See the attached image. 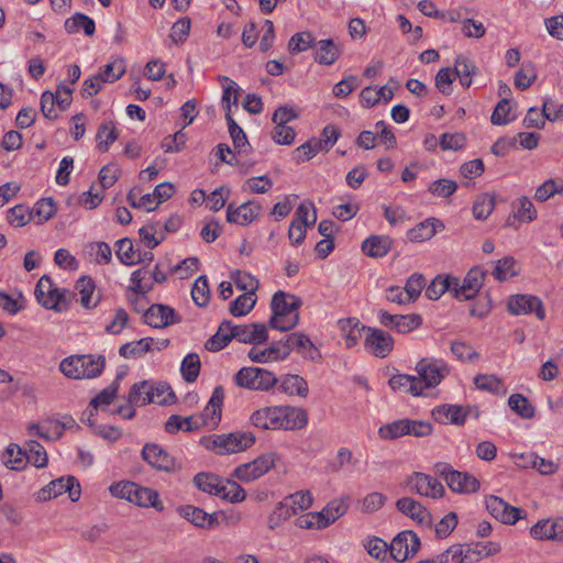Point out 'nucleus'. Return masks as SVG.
Here are the masks:
<instances>
[{
    "mask_svg": "<svg viewBox=\"0 0 563 563\" xmlns=\"http://www.w3.org/2000/svg\"><path fill=\"white\" fill-rule=\"evenodd\" d=\"M493 275L499 282H505L510 277L517 276L516 260L512 256H506L499 260L496 263Z\"/></svg>",
    "mask_w": 563,
    "mask_h": 563,
    "instance_id": "55",
    "label": "nucleus"
},
{
    "mask_svg": "<svg viewBox=\"0 0 563 563\" xmlns=\"http://www.w3.org/2000/svg\"><path fill=\"white\" fill-rule=\"evenodd\" d=\"M253 426L261 429H279V407H266L251 416Z\"/></svg>",
    "mask_w": 563,
    "mask_h": 563,
    "instance_id": "32",
    "label": "nucleus"
},
{
    "mask_svg": "<svg viewBox=\"0 0 563 563\" xmlns=\"http://www.w3.org/2000/svg\"><path fill=\"white\" fill-rule=\"evenodd\" d=\"M179 227V217H170L164 224V231L161 229L159 223H148L143 227V244L153 249L165 239V232H175Z\"/></svg>",
    "mask_w": 563,
    "mask_h": 563,
    "instance_id": "21",
    "label": "nucleus"
},
{
    "mask_svg": "<svg viewBox=\"0 0 563 563\" xmlns=\"http://www.w3.org/2000/svg\"><path fill=\"white\" fill-rule=\"evenodd\" d=\"M508 405L511 410L525 419H530L534 416L533 406L521 394L511 395L508 399Z\"/></svg>",
    "mask_w": 563,
    "mask_h": 563,
    "instance_id": "54",
    "label": "nucleus"
},
{
    "mask_svg": "<svg viewBox=\"0 0 563 563\" xmlns=\"http://www.w3.org/2000/svg\"><path fill=\"white\" fill-rule=\"evenodd\" d=\"M289 344L292 345V350H297L303 357L316 361L320 357L318 350L310 339L303 333H290L288 334Z\"/></svg>",
    "mask_w": 563,
    "mask_h": 563,
    "instance_id": "36",
    "label": "nucleus"
},
{
    "mask_svg": "<svg viewBox=\"0 0 563 563\" xmlns=\"http://www.w3.org/2000/svg\"><path fill=\"white\" fill-rule=\"evenodd\" d=\"M256 303L255 294L245 292L230 303V312L234 317L247 314Z\"/></svg>",
    "mask_w": 563,
    "mask_h": 563,
    "instance_id": "53",
    "label": "nucleus"
},
{
    "mask_svg": "<svg viewBox=\"0 0 563 563\" xmlns=\"http://www.w3.org/2000/svg\"><path fill=\"white\" fill-rule=\"evenodd\" d=\"M517 205L518 207L517 210L514 212V219L525 222H531L537 218V210L529 198H519Z\"/></svg>",
    "mask_w": 563,
    "mask_h": 563,
    "instance_id": "60",
    "label": "nucleus"
},
{
    "mask_svg": "<svg viewBox=\"0 0 563 563\" xmlns=\"http://www.w3.org/2000/svg\"><path fill=\"white\" fill-rule=\"evenodd\" d=\"M388 384L393 390L408 393L412 396H420L423 393L421 379L416 376L396 374L389 378Z\"/></svg>",
    "mask_w": 563,
    "mask_h": 563,
    "instance_id": "30",
    "label": "nucleus"
},
{
    "mask_svg": "<svg viewBox=\"0 0 563 563\" xmlns=\"http://www.w3.org/2000/svg\"><path fill=\"white\" fill-rule=\"evenodd\" d=\"M78 357H80L81 379L98 377L104 369L106 358L103 355L82 354Z\"/></svg>",
    "mask_w": 563,
    "mask_h": 563,
    "instance_id": "33",
    "label": "nucleus"
},
{
    "mask_svg": "<svg viewBox=\"0 0 563 563\" xmlns=\"http://www.w3.org/2000/svg\"><path fill=\"white\" fill-rule=\"evenodd\" d=\"M119 137V133L111 121L102 122L97 131L96 141L97 147L101 152H107L110 144Z\"/></svg>",
    "mask_w": 563,
    "mask_h": 563,
    "instance_id": "42",
    "label": "nucleus"
},
{
    "mask_svg": "<svg viewBox=\"0 0 563 563\" xmlns=\"http://www.w3.org/2000/svg\"><path fill=\"white\" fill-rule=\"evenodd\" d=\"M302 301L295 295L278 290L274 294L271 308L273 316L269 319V327L282 332L291 330L299 322L298 309Z\"/></svg>",
    "mask_w": 563,
    "mask_h": 563,
    "instance_id": "1",
    "label": "nucleus"
},
{
    "mask_svg": "<svg viewBox=\"0 0 563 563\" xmlns=\"http://www.w3.org/2000/svg\"><path fill=\"white\" fill-rule=\"evenodd\" d=\"M33 218V210L24 205H16L15 207L8 210L7 220L8 222L16 228L24 227Z\"/></svg>",
    "mask_w": 563,
    "mask_h": 563,
    "instance_id": "52",
    "label": "nucleus"
},
{
    "mask_svg": "<svg viewBox=\"0 0 563 563\" xmlns=\"http://www.w3.org/2000/svg\"><path fill=\"white\" fill-rule=\"evenodd\" d=\"M218 490V497L228 500L232 504L241 503L246 498L245 490L234 481L223 479L221 487Z\"/></svg>",
    "mask_w": 563,
    "mask_h": 563,
    "instance_id": "44",
    "label": "nucleus"
},
{
    "mask_svg": "<svg viewBox=\"0 0 563 563\" xmlns=\"http://www.w3.org/2000/svg\"><path fill=\"white\" fill-rule=\"evenodd\" d=\"M222 482V478L212 473H198L194 477V484L199 490L214 496H218L217 492L220 490Z\"/></svg>",
    "mask_w": 563,
    "mask_h": 563,
    "instance_id": "43",
    "label": "nucleus"
},
{
    "mask_svg": "<svg viewBox=\"0 0 563 563\" xmlns=\"http://www.w3.org/2000/svg\"><path fill=\"white\" fill-rule=\"evenodd\" d=\"M262 212V206L253 200L246 201L239 207L230 203L227 208V221L239 225L252 223Z\"/></svg>",
    "mask_w": 563,
    "mask_h": 563,
    "instance_id": "18",
    "label": "nucleus"
},
{
    "mask_svg": "<svg viewBox=\"0 0 563 563\" xmlns=\"http://www.w3.org/2000/svg\"><path fill=\"white\" fill-rule=\"evenodd\" d=\"M537 75L532 64H525L516 73L515 76V86L520 90L528 89L532 82L536 80Z\"/></svg>",
    "mask_w": 563,
    "mask_h": 563,
    "instance_id": "62",
    "label": "nucleus"
},
{
    "mask_svg": "<svg viewBox=\"0 0 563 563\" xmlns=\"http://www.w3.org/2000/svg\"><path fill=\"white\" fill-rule=\"evenodd\" d=\"M224 400V389L222 386H217L212 395L206 405L203 411L196 417V419H199L198 421L201 422L202 426H211L217 427L219 422L221 421L222 416V405Z\"/></svg>",
    "mask_w": 563,
    "mask_h": 563,
    "instance_id": "17",
    "label": "nucleus"
},
{
    "mask_svg": "<svg viewBox=\"0 0 563 563\" xmlns=\"http://www.w3.org/2000/svg\"><path fill=\"white\" fill-rule=\"evenodd\" d=\"M443 228L444 225L440 220L429 218L410 229L407 235L411 242H423L433 238L438 230Z\"/></svg>",
    "mask_w": 563,
    "mask_h": 563,
    "instance_id": "28",
    "label": "nucleus"
},
{
    "mask_svg": "<svg viewBox=\"0 0 563 563\" xmlns=\"http://www.w3.org/2000/svg\"><path fill=\"white\" fill-rule=\"evenodd\" d=\"M232 332V322L224 320L220 323L218 331L206 341L205 347L210 352H218L225 347L233 336H231Z\"/></svg>",
    "mask_w": 563,
    "mask_h": 563,
    "instance_id": "35",
    "label": "nucleus"
},
{
    "mask_svg": "<svg viewBox=\"0 0 563 563\" xmlns=\"http://www.w3.org/2000/svg\"><path fill=\"white\" fill-rule=\"evenodd\" d=\"M71 95L73 88L64 82L57 86L56 92L49 90L44 91L40 100L43 115L51 121L56 120L58 112L55 110V104H57L60 111H66L73 101Z\"/></svg>",
    "mask_w": 563,
    "mask_h": 563,
    "instance_id": "4",
    "label": "nucleus"
},
{
    "mask_svg": "<svg viewBox=\"0 0 563 563\" xmlns=\"http://www.w3.org/2000/svg\"><path fill=\"white\" fill-rule=\"evenodd\" d=\"M530 533L537 540H554V536H558L554 532L553 521L550 519L539 520L531 527Z\"/></svg>",
    "mask_w": 563,
    "mask_h": 563,
    "instance_id": "61",
    "label": "nucleus"
},
{
    "mask_svg": "<svg viewBox=\"0 0 563 563\" xmlns=\"http://www.w3.org/2000/svg\"><path fill=\"white\" fill-rule=\"evenodd\" d=\"M453 285L456 286L455 277H435L426 289V296L431 300L439 299L445 291L453 294Z\"/></svg>",
    "mask_w": 563,
    "mask_h": 563,
    "instance_id": "41",
    "label": "nucleus"
},
{
    "mask_svg": "<svg viewBox=\"0 0 563 563\" xmlns=\"http://www.w3.org/2000/svg\"><path fill=\"white\" fill-rule=\"evenodd\" d=\"M239 387L251 390H269L278 379L272 372L261 367H242L234 377Z\"/></svg>",
    "mask_w": 563,
    "mask_h": 563,
    "instance_id": "3",
    "label": "nucleus"
},
{
    "mask_svg": "<svg viewBox=\"0 0 563 563\" xmlns=\"http://www.w3.org/2000/svg\"><path fill=\"white\" fill-rule=\"evenodd\" d=\"M109 490L113 497L125 499L136 506H141V486L131 481L113 483Z\"/></svg>",
    "mask_w": 563,
    "mask_h": 563,
    "instance_id": "29",
    "label": "nucleus"
},
{
    "mask_svg": "<svg viewBox=\"0 0 563 563\" xmlns=\"http://www.w3.org/2000/svg\"><path fill=\"white\" fill-rule=\"evenodd\" d=\"M231 279L234 282L238 288L245 292L255 294L260 287V282L247 272L236 269L231 273Z\"/></svg>",
    "mask_w": 563,
    "mask_h": 563,
    "instance_id": "50",
    "label": "nucleus"
},
{
    "mask_svg": "<svg viewBox=\"0 0 563 563\" xmlns=\"http://www.w3.org/2000/svg\"><path fill=\"white\" fill-rule=\"evenodd\" d=\"M200 358L196 353L188 354L181 362V375L187 383H194L200 373Z\"/></svg>",
    "mask_w": 563,
    "mask_h": 563,
    "instance_id": "48",
    "label": "nucleus"
},
{
    "mask_svg": "<svg viewBox=\"0 0 563 563\" xmlns=\"http://www.w3.org/2000/svg\"><path fill=\"white\" fill-rule=\"evenodd\" d=\"M364 547L372 558L379 561H385L387 559V554L389 553V545L378 537L369 538L365 542Z\"/></svg>",
    "mask_w": 563,
    "mask_h": 563,
    "instance_id": "59",
    "label": "nucleus"
},
{
    "mask_svg": "<svg viewBox=\"0 0 563 563\" xmlns=\"http://www.w3.org/2000/svg\"><path fill=\"white\" fill-rule=\"evenodd\" d=\"M230 334L241 343L254 345L265 342L268 338L267 328L263 323L232 324V332Z\"/></svg>",
    "mask_w": 563,
    "mask_h": 563,
    "instance_id": "19",
    "label": "nucleus"
},
{
    "mask_svg": "<svg viewBox=\"0 0 563 563\" xmlns=\"http://www.w3.org/2000/svg\"><path fill=\"white\" fill-rule=\"evenodd\" d=\"M495 208V197L489 194L478 196L473 203V214L477 220H485Z\"/></svg>",
    "mask_w": 563,
    "mask_h": 563,
    "instance_id": "51",
    "label": "nucleus"
},
{
    "mask_svg": "<svg viewBox=\"0 0 563 563\" xmlns=\"http://www.w3.org/2000/svg\"><path fill=\"white\" fill-rule=\"evenodd\" d=\"M209 284L206 276H199L191 289V297L196 305L203 307L209 301Z\"/></svg>",
    "mask_w": 563,
    "mask_h": 563,
    "instance_id": "58",
    "label": "nucleus"
},
{
    "mask_svg": "<svg viewBox=\"0 0 563 563\" xmlns=\"http://www.w3.org/2000/svg\"><path fill=\"white\" fill-rule=\"evenodd\" d=\"M280 390L288 395H297L306 398L309 393V387L306 379L299 375L287 374L280 380Z\"/></svg>",
    "mask_w": 563,
    "mask_h": 563,
    "instance_id": "38",
    "label": "nucleus"
},
{
    "mask_svg": "<svg viewBox=\"0 0 563 563\" xmlns=\"http://www.w3.org/2000/svg\"><path fill=\"white\" fill-rule=\"evenodd\" d=\"M143 460L159 471L173 472L176 468L175 459L162 446L147 443L143 446Z\"/></svg>",
    "mask_w": 563,
    "mask_h": 563,
    "instance_id": "22",
    "label": "nucleus"
},
{
    "mask_svg": "<svg viewBox=\"0 0 563 563\" xmlns=\"http://www.w3.org/2000/svg\"><path fill=\"white\" fill-rule=\"evenodd\" d=\"M393 241L385 235H371L362 243V251L369 257H383L391 249Z\"/></svg>",
    "mask_w": 563,
    "mask_h": 563,
    "instance_id": "31",
    "label": "nucleus"
},
{
    "mask_svg": "<svg viewBox=\"0 0 563 563\" xmlns=\"http://www.w3.org/2000/svg\"><path fill=\"white\" fill-rule=\"evenodd\" d=\"M275 465L273 453L262 454L252 462L239 465L233 476L242 482H252L265 475Z\"/></svg>",
    "mask_w": 563,
    "mask_h": 563,
    "instance_id": "8",
    "label": "nucleus"
},
{
    "mask_svg": "<svg viewBox=\"0 0 563 563\" xmlns=\"http://www.w3.org/2000/svg\"><path fill=\"white\" fill-rule=\"evenodd\" d=\"M338 327L344 338L346 347L355 346L362 338V332L368 327L362 324L356 318H345L338 321Z\"/></svg>",
    "mask_w": 563,
    "mask_h": 563,
    "instance_id": "26",
    "label": "nucleus"
},
{
    "mask_svg": "<svg viewBox=\"0 0 563 563\" xmlns=\"http://www.w3.org/2000/svg\"><path fill=\"white\" fill-rule=\"evenodd\" d=\"M508 310L512 314H528L534 312L539 320L545 317L542 301L532 295H515L508 301Z\"/></svg>",
    "mask_w": 563,
    "mask_h": 563,
    "instance_id": "16",
    "label": "nucleus"
},
{
    "mask_svg": "<svg viewBox=\"0 0 563 563\" xmlns=\"http://www.w3.org/2000/svg\"><path fill=\"white\" fill-rule=\"evenodd\" d=\"M26 451L21 449L18 444L11 443L4 453V464L7 467L20 471L25 467L26 464Z\"/></svg>",
    "mask_w": 563,
    "mask_h": 563,
    "instance_id": "46",
    "label": "nucleus"
},
{
    "mask_svg": "<svg viewBox=\"0 0 563 563\" xmlns=\"http://www.w3.org/2000/svg\"><path fill=\"white\" fill-rule=\"evenodd\" d=\"M26 445V462H31L37 468L45 467L48 459L44 446L35 440H30Z\"/></svg>",
    "mask_w": 563,
    "mask_h": 563,
    "instance_id": "49",
    "label": "nucleus"
},
{
    "mask_svg": "<svg viewBox=\"0 0 563 563\" xmlns=\"http://www.w3.org/2000/svg\"><path fill=\"white\" fill-rule=\"evenodd\" d=\"M421 542L417 533L411 530L399 532L389 544V556L398 563H402L415 556Z\"/></svg>",
    "mask_w": 563,
    "mask_h": 563,
    "instance_id": "6",
    "label": "nucleus"
},
{
    "mask_svg": "<svg viewBox=\"0 0 563 563\" xmlns=\"http://www.w3.org/2000/svg\"><path fill=\"white\" fill-rule=\"evenodd\" d=\"M416 372L423 389L433 388L450 374V367L443 360L424 357L417 363Z\"/></svg>",
    "mask_w": 563,
    "mask_h": 563,
    "instance_id": "5",
    "label": "nucleus"
},
{
    "mask_svg": "<svg viewBox=\"0 0 563 563\" xmlns=\"http://www.w3.org/2000/svg\"><path fill=\"white\" fill-rule=\"evenodd\" d=\"M446 485L452 492L459 494H472L479 488V482L475 476L459 471L451 474Z\"/></svg>",
    "mask_w": 563,
    "mask_h": 563,
    "instance_id": "27",
    "label": "nucleus"
},
{
    "mask_svg": "<svg viewBox=\"0 0 563 563\" xmlns=\"http://www.w3.org/2000/svg\"><path fill=\"white\" fill-rule=\"evenodd\" d=\"M308 423V413L299 407H279V429L300 430Z\"/></svg>",
    "mask_w": 563,
    "mask_h": 563,
    "instance_id": "25",
    "label": "nucleus"
},
{
    "mask_svg": "<svg viewBox=\"0 0 563 563\" xmlns=\"http://www.w3.org/2000/svg\"><path fill=\"white\" fill-rule=\"evenodd\" d=\"M177 512L198 528L213 529L219 526L217 512L207 514L203 509L192 505L180 506L177 508Z\"/></svg>",
    "mask_w": 563,
    "mask_h": 563,
    "instance_id": "20",
    "label": "nucleus"
},
{
    "mask_svg": "<svg viewBox=\"0 0 563 563\" xmlns=\"http://www.w3.org/2000/svg\"><path fill=\"white\" fill-rule=\"evenodd\" d=\"M486 508L494 518L505 525H515L525 512L522 509L510 506L497 496L486 498Z\"/></svg>",
    "mask_w": 563,
    "mask_h": 563,
    "instance_id": "15",
    "label": "nucleus"
},
{
    "mask_svg": "<svg viewBox=\"0 0 563 563\" xmlns=\"http://www.w3.org/2000/svg\"><path fill=\"white\" fill-rule=\"evenodd\" d=\"M485 273L479 267H473L468 271L463 282L455 278L456 286L453 285V296L459 300L472 299L481 289Z\"/></svg>",
    "mask_w": 563,
    "mask_h": 563,
    "instance_id": "13",
    "label": "nucleus"
},
{
    "mask_svg": "<svg viewBox=\"0 0 563 563\" xmlns=\"http://www.w3.org/2000/svg\"><path fill=\"white\" fill-rule=\"evenodd\" d=\"M396 507L398 511L416 520L418 523L422 526H431L432 523V516L429 512V510L426 507H423L419 501L410 497L399 498L396 503Z\"/></svg>",
    "mask_w": 563,
    "mask_h": 563,
    "instance_id": "24",
    "label": "nucleus"
},
{
    "mask_svg": "<svg viewBox=\"0 0 563 563\" xmlns=\"http://www.w3.org/2000/svg\"><path fill=\"white\" fill-rule=\"evenodd\" d=\"M366 332L367 334L364 341V345L368 351L380 358H384L390 354L394 349L395 341L388 332L371 327L366 329Z\"/></svg>",
    "mask_w": 563,
    "mask_h": 563,
    "instance_id": "14",
    "label": "nucleus"
},
{
    "mask_svg": "<svg viewBox=\"0 0 563 563\" xmlns=\"http://www.w3.org/2000/svg\"><path fill=\"white\" fill-rule=\"evenodd\" d=\"M314 60L321 65H332L341 55V48L332 40H320L316 44Z\"/></svg>",
    "mask_w": 563,
    "mask_h": 563,
    "instance_id": "34",
    "label": "nucleus"
},
{
    "mask_svg": "<svg viewBox=\"0 0 563 563\" xmlns=\"http://www.w3.org/2000/svg\"><path fill=\"white\" fill-rule=\"evenodd\" d=\"M471 411H474V418L479 417V409L476 406L442 405L432 410V417L440 423L463 426Z\"/></svg>",
    "mask_w": 563,
    "mask_h": 563,
    "instance_id": "10",
    "label": "nucleus"
},
{
    "mask_svg": "<svg viewBox=\"0 0 563 563\" xmlns=\"http://www.w3.org/2000/svg\"><path fill=\"white\" fill-rule=\"evenodd\" d=\"M203 443L217 454H233L251 448L255 443V437L251 432L236 431L211 435Z\"/></svg>",
    "mask_w": 563,
    "mask_h": 563,
    "instance_id": "2",
    "label": "nucleus"
},
{
    "mask_svg": "<svg viewBox=\"0 0 563 563\" xmlns=\"http://www.w3.org/2000/svg\"><path fill=\"white\" fill-rule=\"evenodd\" d=\"M408 419H399L378 429V435L385 440H394L409 433Z\"/></svg>",
    "mask_w": 563,
    "mask_h": 563,
    "instance_id": "47",
    "label": "nucleus"
},
{
    "mask_svg": "<svg viewBox=\"0 0 563 563\" xmlns=\"http://www.w3.org/2000/svg\"><path fill=\"white\" fill-rule=\"evenodd\" d=\"M407 486L411 492L426 497L439 498L444 495L443 485L437 478L424 473L415 472L408 478Z\"/></svg>",
    "mask_w": 563,
    "mask_h": 563,
    "instance_id": "11",
    "label": "nucleus"
},
{
    "mask_svg": "<svg viewBox=\"0 0 563 563\" xmlns=\"http://www.w3.org/2000/svg\"><path fill=\"white\" fill-rule=\"evenodd\" d=\"M64 493H68L71 501H77L80 498L81 489L76 477L67 476L52 481L37 493V499L48 500L51 498H56Z\"/></svg>",
    "mask_w": 563,
    "mask_h": 563,
    "instance_id": "7",
    "label": "nucleus"
},
{
    "mask_svg": "<svg viewBox=\"0 0 563 563\" xmlns=\"http://www.w3.org/2000/svg\"><path fill=\"white\" fill-rule=\"evenodd\" d=\"M67 290L59 289L54 286L44 295V299L42 297H36L40 305H42L46 309H52L55 311H60V305L67 306L68 302L66 300Z\"/></svg>",
    "mask_w": 563,
    "mask_h": 563,
    "instance_id": "45",
    "label": "nucleus"
},
{
    "mask_svg": "<svg viewBox=\"0 0 563 563\" xmlns=\"http://www.w3.org/2000/svg\"><path fill=\"white\" fill-rule=\"evenodd\" d=\"M143 405L157 404L161 406H168L176 402L177 398L172 387L167 383H157L147 387V383L143 380Z\"/></svg>",
    "mask_w": 563,
    "mask_h": 563,
    "instance_id": "23",
    "label": "nucleus"
},
{
    "mask_svg": "<svg viewBox=\"0 0 563 563\" xmlns=\"http://www.w3.org/2000/svg\"><path fill=\"white\" fill-rule=\"evenodd\" d=\"M80 29H82L87 36L93 35L96 30L95 21L84 13H75L65 21V30L67 33L74 34Z\"/></svg>",
    "mask_w": 563,
    "mask_h": 563,
    "instance_id": "39",
    "label": "nucleus"
},
{
    "mask_svg": "<svg viewBox=\"0 0 563 563\" xmlns=\"http://www.w3.org/2000/svg\"><path fill=\"white\" fill-rule=\"evenodd\" d=\"M292 506H289L285 499L280 501L273 512L268 516V528L274 530L278 528L284 521L295 515V510H291Z\"/></svg>",
    "mask_w": 563,
    "mask_h": 563,
    "instance_id": "56",
    "label": "nucleus"
},
{
    "mask_svg": "<svg viewBox=\"0 0 563 563\" xmlns=\"http://www.w3.org/2000/svg\"><path fill=\"white\" fill-rule=\"evenodd\" d=\"M475 386L481 390L499 393L503 382L495 375L478 374L474 377Z\"/></svg>",
    "mask_w": 563,
    "mask_h": 563,
    "instance_id": "64",
    "label": "nucleus"
},
{
    "mask_svg": "<svg viewBox=\"0 0 563 563\" xmlns=\"http://www.w3.org/2000/svg\"><path fill=\"white\" fill-rule=\"evenodd\" d=\"M178 322H180V318L176 311L166 305L154 303L143 311V323L156 329L166 328Z\"/></svg>",
    "mask_w": 563,
    "mask_h": 563,
    "instance_id": "12",
    "label": "nucleus"
},
{
    "mask_svg": "<svg viewBox=\"0 0 563 563\" xmlns=\"http://www.w3.org/2000/svg\"><path fill=\"white\" fill-rule=\"evenodd\" d=\"M117 256L124 265H133L141 263V251L134 250L133 243L130 239L124 238L117 242Z\"/></svg>",
    "mask_w": 563,
    "mask_h": 563,
    "instance_id": "40",
    "label": "nucleus"
},
{
    "mask_svg": "<svg viewBox=\"0 0 563 563\" xmlns=\"http://www.w3.org/2000/svg\"><path fill=\"white\" fill-rule=\"evenodd\" d=\"M285 501L289 506H292L291 510H295V515H297L298 511L309 509L312 505L313 498L309 490H300L287 496Z\"/></svg>",
    "mask_w": 563,
    "mask_h": 563,
    "instance_id": "57",
    "label": "nucleus"
},
{
    "mask_svg": "<svg viewBox=\"0 0 563 563\" xmlns=\"http://www.w3.org/2000/svg\"><path fill=\"white\" fill-rule=\"evenodd\" d=\"M378 320L383 327L400 334L409 333L422 323V318L418 313L391 314L385 310H379Z\"/></svg>",
    "mask_w": 563,
    "mask_h": 563,
    "instance_id": "9",
    "label": "nucleus"
},
{
    "mask_svg": "<svg viewBox=\"0 0 563 563\" xmlns=\"http://www.w3.org/2000/svg\"><path fill=\"white\" fill-rule=\"evenodd\" d=\"M313 41L314 38L310 32L296 33L290 37L288 48L291 53H300L312 47Z\"/></svg>",
    "mask_w": 563,
    "mask_h": 563,
    "instance_id": "63",
    "label": "nucleus"
},
{
    "mask_svg": "<svg viewBox=\"0 0 563 563\" xmlns=\"http://www.w3.org/2000/svg\"><path fill=\"white\" fill-rule=\"evenodd\" d=\"M196 419V416L181 417L179 415H172L165 422V430L168 433H176L180 430L191 432L201 428V422Z\"/></svg>",
    "mask_w": 563,
    "mask_h": 563,
    "instance_id": "37",
    "label": "nucleus"
}]
</instances>
